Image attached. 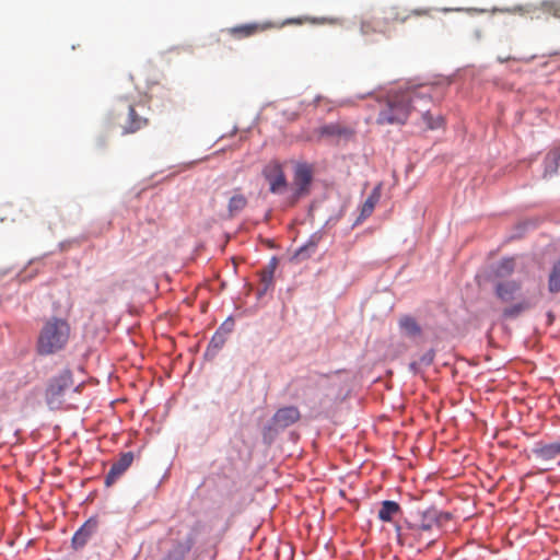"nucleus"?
<instances>
[{"label": "nucleus", "instance_id": "f257e3e1", "mask_svg": "<svg viewBox=\"0 0 560 560\" xmlns=\"http://www.w3.org/2000/svg\"><path fill=\"white\" fill-rule=\"evenodd\" d=\"M433 85H420L412 90L389 93L385 100L378 101L380 113L376 117V124L404 125L412 110L421 113L422 128L434 130L443 126L441 115L433 116L430 113L429 105L432 103Z\"/></svg>", "mask_w": 560, "mask_h": 560}, {"label": "nucleus", "instance_id": "f03ea898", "mask_svg": "<svg viewBox=\"0 0 560 560\" xmlns=\"http://www.w3.org/2000/svg\"><path fill=\"white\" fill-rule=\"evenodd\" d=\"M71 335L67 319L60 317L47 318L37 337L36 351L39 355L55 354L66 348Z\"/></svg>", "mask_w": 560, "mask_h": 560}, {"label": "nucleus", "instance_id": "7ed1b4c3", "mask_svg": "<svg viewBox=\"0 0 560 560\" xmlns=\"http://www.w3.org/2000/svg\"><path fill=\"white\" fill-rule=\"evenodd\" d=\"M521 281L512 279L494 282L493 292L495 298L501 303L508 304L502 311V316L504 318H516L534 306V302L528 298H523L521 295Z\"/></svg>", "mask_w": 560, "mask_h": 560}, {"label": "nucleus", "instance_id": "20e7f679", "mask_svg": "<svg viewBox=\"0 0 560 560\" xmlns=\"http://www.w3.org/2000/svg\"><path fill=\"white\" fill-rule=\"evenodd\" d=\"M450 520L448 513H442L435 509H429L422 513L421 520L418 523H408V534L401 533V527L396 526L398 541L402 542L408 536L416 538L422 536L424 533H430L434 528L440 529L444 522Z\"/></svg>", "mask_w": 560, "mask_h": 560}, {"label": "nucleus", "instance_id": "39448f33", "mask_svg": "<svg viewBox=\"0 0 560 560\" xmlns=\"http://www.w3.org/2000/svg\"><path fill=\"white\" fill-rule=\"evenodd\" d=\"M118 108L120 114L125 116L124 121L120 122L122 133H133L148 126L149 119L138 112L135 103L121 100Z\"/></svg>", "mask_w": 560, "mask_h": 560}, {"label": "nucleus", "instance_id": "423d86ee", "mask_svg": "<svg viewBox=\"0 0 560 560\" xmlns=\"http://www.w3.org/2000/svg\"><path fill=\"white\" fill-rule=\"evenodd\" d=\"M72 385V374L69 370L62 371L49 382L46 389V400L50 408H56L60 404L65 390Z\"/></svg>", "mask_w": 560, "mask_h": 560}, {"label": "nucleus", "instance_id": "0eeeda50", "mask_svg": "<svg viewBox=\"0 0 560 560\" xmlns=\"http://www.w3.org/2000/svg\"><path fill=\"white\" fill-rule=\"evenodd\" d=\"M262 175L269 184L272 194H281L287 188V178L282 165L278 161H270L262 170Z\"/></svg>", "mask_w": 560, "mask_h": 560}, {"label": "nucleus", "instance_id": "6e6552de", "mask_svg": "<svg viewBox=\"0 0 560 560\" xmlns=\"http://www.w3.org/2000/svg\"><path fill=\"white\" fill-rule=\"evenodd\" d=\"M313 179L312 167L306 163H300L294 171L293 184L295 187V197L300 198L310 191V186Z\"/></svg>", "mask_w": 560, "mask_h": 560}, {"label": "nucleus", "instance_id": "1a4fd4ad", "mask_svg": "<svg viewBox=\"0 0 560 560\" xmlns=\"http://www.w3.org/2000/svg\"><path fill=\"white\" fill-rule=\"evenodd\" d=\"M133 462V453H122L119 458L113 463L109 471L105 477V486L112 487L116 480L131 466Z\"/></svg>", "mask_w": 560, "mask_h": 560}, {"label": "nucleus", "instance_id": "9d476101", "mask_svg": "<svg viewBox=\"0 0 560 560\" xmlns=\"http://www.w3.org/2000/svg\"><path fill=\"white\" fill-rule=\"evenodd\" d=\"M320 138L328 139H350L354 135V130L340 122H330L317 129Z\"/></svg>", "mask_w": 560, "mask_h": 560}, {"label": "nucleus", "instance_id": "9b49d317", "mask_svg": "<svg viewBox=\"0 0 560 560\" xmlns=\"http://www.w3.org/2000/svg\"><path fill=\"white\" fill-rule=\"evenodd\" d=\"M300 418V410L294 406H289L278 409L273 415L272 421L277 427L287 428L299 421Z\"/></svg>", "mask_w": 560, "mask_h": 560}, {"label": "nucleus", "instance_id": "f8f14e48", "mask_svg": "<svg viewBox=\"0 0 560 560\" xmlns=\"http://www.w3.org/2000/svg\"><path fill=\"white\" fill-rule=\"evenodd\" d=\"M97 522L95 520L86 521L73 535L72 546L80 549L86 545L92 535L96 532Z\"/></svg>", "mask_w": 560, "mask_h": 560}, {"label": "nucleus", "instance_id": "ddd939ff", "mask_svg": "<svg viewBox=\"0 0 560 560\" xmlns=\"http://www.w3.org/2000/svg\"><path fill=\"white\" fill-rule=\"evenodd\" d=\"M533 454L536 458L544 462L553 460L560 456V441L547 444L536 443L533 448Z\"/></svg>", "mask_w": 560, "mask_h": 560}, {"label": "nucleus", "instance_id": "4468645a", "mask_svg": "<svg viewBox=\"0 0 560 560\" xmlns=\"http://www.w3.org/2000/svg\"><path fill=\"white\" fill-rule=\"evenodd\" d=\"M248 205L247 197L243 194L241 188L232 191L228 202L229 218H234L242 212Z\"/></svg>", "mask_w": 560, "mask_h": 560}, {"label": "nucleus", "instance_id": "2eb2a0df", "mask_svg": "<svg viewBox=\"0 0 560 560\" xmlns=\"http://www.w3.org/2000/svg\"><path fill=\"white\" fill-rule=\"evenodd\" d=\"M515 259L514 258H503L501 259L497 266L492 270V283L500 280H510L515 270Z\"/></svg>", "mask_w": 560, "mask_h": 560}, {"label": "nucleus", "instance_id": "dca6fc26", "mask_svg": "<svg viewBox=\"0 0 560 560\" xmlns=\"http://www.w3.org/2000/svg\"><path fill=\"white\" fill-rule=\"evenodd\" d=\"M266 30V26L258 23L243 24L229 28L226 32L236 39L250 37Z\"/></svg>", "mask_w": 560, "mask_h": 560}, {"label": "nucleus", "instance_id": "f3484780", "mask_svg": "<svg viewBox=\"0 0 560 560\" xmlns=\"http://www.w3.org/2000/svg\"><path fill=\"white\" fill-rule=\"evenodd\" d=\"M560 168V150L556 149L550 151L544 161L542 177L548 178L558 173Z\"/></svg>", "mask_w": 560, "mask_h": 560}, {"label": "nucleus", "instance_id": "a211bd4d", "mask_svg": "<svg viewBox=\"0 0 560 560\" xmlns=\"http://www.w3.org/2000/svg\"><path fill=\"white\" fill-rule=\"evenodd\" d=\"M192 541L189 538L183 541H176L162 560H184L186 555L190 551Z\"/></svg>", "mask_w": 560, "mask_h": 560}, {"label": "nucleus", "instance_id": "6ab92c4d", "mask_svg": "<svg viewBox=\"0 0 560 560\" xmlns=\"http://www.w3.org/2000/svg\"><path fill=\"white\" fill-rule=\"evenodd\" d=\"M398 326L407 337H418L422 332L420 325L409 315L401 316L398 320Z\"/></svg>", "mask_w": 560, "mask_h": 560}, {"label": "nucleus", "instance_id": "aec40b11", "mask_svg": "<svg viewBox=\"0 0 560 560\" xmlns=\"http://www.w3.org/2000/svg\"><path fill=\"white\" fill-rule=\"evenodd\" d=\"M400 512V505L395 501H383L378 510V518L383 522H392L394 516Z\"/></svg>", "mask_w": 560, "mask_h": 560}, {"label": "nucleus", "instance_id": "412c9836", "mask_svg": "<svg viewBox=\"0 0 560 560\" xmlns=\"http://www.w3.org/2000/svg\"><path fill=\"white\" fill-rule=\"evenodd\" d=\"M430 9H416L411 11L410 14H400L397 9L393 8L386 12L385 19L388 21H397L404 23L408 20L410 15L427 16L430 15Z\"/></svg>", "mask_w": 560, "mask_h": 560}, {"label": "nucleus", "instance_id": "4be33fe9", "mask_svg": "<svg viewBox=\"0 0 560 560\" xmlns=\"http://www.w3.org/2000/svg\"><path fill=\"white\" fill-rule=\"evenodd\" d=\"M378 200H380V192L376 190L372 191L371 195L366 198V200L364 201V203L361 207L359 220H365L366 218H369L373 213L374 208H375L376 203L378 202Z\"/></svg>", "mask_w": 560, "mask_h": 560}, {"label": "nucleus", "instance_id": "5701e85b", "mask_svg": "<svg viewBox=\"0 0 560 560\" xmlns=\"http://www.w3.org/2000/svg\"><path fill=\"white\" fill-rule=\"evenodd\" d=\"M541 10L546 14L560 19V1H545L541 4Z\"/></svg>", "mask_w": 560, "mask_h": 560}, {"label": "nucleus", "instance_id": "b1692460", "mask_svg": "<svg viewBox=\"0 0 560 560\" xmlns=\"http://www.w3.org/2000/svg\"><path fill=\"white\" fill-rule=\"evenodd\" d=\"M225 341H226V338L224 337V334L222 331H215V334L212 336V338L210 340L208 351H211V350L213 352L219 351L223 347Z\"/></svg>", "mask_w": 560, "mask_h": 560}, {"label": "nucleus", "instance_id": "393cba45", "mask_svg": "<svg viewBox=\"0 0 560 560\" xmlns=\"http://www.w3.org/2000/svg\"><path fill=\"white\" fill-rule=\"evenodd\" d=\"M377 31L384 32V30L380 27L378 21H364L361 24V32L365 35Z\"/></svg>", "mask_w": 560, "mask_h": 560}, {"label": "nucleus", "instance_id": "a878e982", "mask_svg": "<svg viewBox=\"0 0 560 560\" xmlns=\"http://www.w3.org/2000/svg\"><path fill=\"white\" fill-rule=\"evenodd\" d=\"M275 268H276V260L273 259L270 268L268 270H264L261 272V280L266 283V288L271 283L272 281V277H273V271H275Z\"/></svg>", "mask_w": 560, "mask_h": 560}, {"label": "nucleus", "instance_id": "bb28decb", "mask_svg": "<svg viewBox=\"0 0 560 560\" xmlns=\"http://www.w3.org/2000/svg\"><path fill=\"white\" fill-rule=\"evenodd\" d=\"M234 322L233 319L225 320L220 328L217 331H222L224 334V337L226 338L228 335L233 330Z\"/></svg>", "mask_w": 560, "mask_h": 560}, {"label": "nucleus", "instance_id": "cd10ccee", "mask_svg": "<svg viewBox=\"0 0 560 560\" xmlns=\"http://www.w3.org/2000/svg\"><path fill=\"white\" fill-rule=\"evenodd\" d=\"M316 246H317V242L316 241H310L306 245H304L303 247H301L299 249L298 254H302L304 250H307V249H312L314 252Z\"/></svg>", "mask_w": 560, "mask_h": 560}, {"label": "nucleus", "instance_id": "c85d7f7f", "mask_svg": "<svg viewBox=\"0 0 560 560\" xmlns=\"http://www.w3.org/2000/svg\"><path fill=\"white\" fill-rule=\"evenodd\" d=\"M427 540H428V541H427V545H431V544H433V542L435 541V538H434V537H432V536H428V537H427Z\"/></svg>", "mask_w": 560, "mask_h": 560}, {"label": "nucleus", "instance_id": "c756f323", "mask_svg": "<svg viewBox=\"0 0 560 560\" xmlns=\"http://www.w3.org/2000/svg\"><path fill=\"white\" fill-rule=\"evenodd\" d=\"M510 59H511V57H505V56H502V57H499V58H498V60H499L500 62H505V61H508V60H510Z\"/></svg>", "mask_w": 560, "mask_h": 560}]
</instances>
